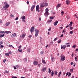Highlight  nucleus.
<instances>
[{"label":"nucleus","mask_w":78,"mask_h":78,"mask_svg":"<svg viewBox=\"0 0 78 78\" xmlns=\"http://www.w3.org/2000/svg\"><path fill=\"white\" fill-rule=\"evenodd\" d=\"M9 47H12V48H14V46L11 44L9 45Z\"/></svg>","instance_id":"nucleus-28"},{"label":"nucleus","mask_w":78,"mask_h":78,"mask_svg":"<svg viewBox=\"0 0 78 78\" xmlns=\"http://www.w3.org/2000/svg\"><path fill=\"white\" fill-rule=\"evenodd\" d=\"M10 16L12 17H14V16L12 14H11Z\"/></svg>","instance_id":"nucleus-39"},{"label":"nucleus","mask_w":78,"mask_h":78,"mask_svg":"<svg viewBox=\"0 0 78 78\" xmlns=\"http://www.w3.org/2000/svg\"><path fill=\"white\" fill-rule=\"evenodd\" d=\"M70 47V45H68L66 46L67 47Z\"/></svg>","instance_id":"nucleus-47"},{"label":"nucleus","mask_w":78,"mask_h":78,"mask_svg":"<svg viewBox=\"0 0 78 78\" xmlns=\"http://www.w3.org/2000/svg\"><path fill=\"white\" fill-rule=\"evenodd\" d=\"M54 74L55 75H57V74H58V72L56 71H55Z\"/></svg>","instance_id":"nucleus-25"},{"label":"nucleus","mask_w":78,"mask_h":78,"mask_svg":"<svg viewBox=\"0 0 78 78\" xmlns=\"http://www.w3.org/2000/svg\"><path fill=\"white\" fill-rule=\"evenodd\" d=\"M51 20H49L47 21L48 22H49V23L51 22Z\"/></svg>","instance_id":"nucleus-31"},{"label":"nucleus","mask_w":78,"mask_h":78,"mask_svg":"<svg viewBox=\"0 0 78 78\" xmlns=\"http://www.w3.org/2000/svg\"><path fill=\"white\" fill-rule=\"evenodd\" d=\"M35 8V5H33L31 8V11H33V9H34V8Z\"/></svg>","instance_id":"nucleus-7"},{"label":"nucleus","mask_w":78,"mask_h":78,"mask_svg":"<svg viewBox=\"0 0 78 78\" xmlns=\"http://www.w3.org/2000/svg\"><path fill=\"white\" fill-rule=\"evenodd\" d=\"M18 51H19V52H22V50L18 49Z\"/></svg>","instance_id":"nucleus-29"},{"label":"nucleus","mask_w":78,"mask_h":78,"mask_svg":"<svg viewBox=\"0 0 78 78\" xmlns=\"http://www.w3.org/2000/svg\"><path fill=\"white\" fill-rule=\"evenodd\" d=\"M41 17L39 18V21H41Z\"/></svg>","instance_id":"nucleus-50"},{"label":"nucleus","mask_w":78,"mask_h":78,"mask_svg":"<svg viewBox=\"0 0 78 78\" xmlns=\"http://www.w3.org/2000/svg\"><path fill=\"white\" fill-rule=\"evenodd\" d=\"M2 41H1L0 42V45H2Z\"/></svg>","instance_id":"nucleus-63"},{"label":"nucleus","mask_w":78,"mask_h":78,"mask_svg":"<svg viewBox=\"0 0 78 78\" xmlns=\"http://www.w3.org/2000/svg\"><path fill=\"white\" fill-rule=\"evenodd\" d=\"M4 4L5 5V6L6 8H9V5L8 3L6 2H5Z\"/></svg>","instance_id":"nucleus-6"},{"label":"nucleus","mask_w":78,"mask_h":78,"mask_svg":"<svg viewBox=\"0 0 78 78\" xmlns=\"http://www.w3.org/2000/svg\"><path fill=\"white\" fill-rule=\"evenodd\" d=\"M69 33L71 34H73V31H70Z\"/></svg>","instance_id":"nucleus-45"},{"label":"nucleus","mask_w":78,"mask_h":78,"mask_svg":"<svg viewBox=\"0 0 78 78\" xmlns=\"http://www.w3.org/2000/svg\"><path fill=\"white\" fill-rule=\"evenodd\" d=\"M54 75V72L52 71L51 72V76H53Z\"/></svg>","instance_id":"nucleus-18"},{"label":"nucleus","mask_w":78,"mask_h":78,"mask_svg":"<svg viewBox=\"0 0 78 78\" xmlns=\"http://www.w3.org/2000/svg\"><path fill=\"white\" fill-rule=\"evenodd\" d=\"M70 24H73V22H70Z\"/></svg>","instance_id":"nucleus-64"},{"label":"nucleus","mask_w":78,"mask_h":78,"mask_svg":"<svg viewBox=\"0 0 78 78\" xmlns=\"http://www.w3.org/2000/svg\"><path fill=\"white\" fill-rule=\"evenodd\" d=\"M60 60H61V61H64L65 60V56L63 55H61Z\"/></svg>","instance_id":"nucleus-1"},{"label":"nucleus","mask_w":78,"mask_h":78,"mask_svg":"<svg viewBox=\"0 0 78 78\" xmlns=\"http://www.w3.org/2000/svg\"><path fill=\"white\" fill-rule=\"evenodd\" d=\"M35 37H37V36H38V34H39V31L37 30V29H35Z\"/></svg>","instance_id":"nucleus-2"},{"label":"nucleus","mask_w":78,"mask_h":78,"mask_svg":"<svg viewBox=\"0 0 78 78\" xmlns=\"http://www.w3.org/2000/svg\"><path fill=\"white\" fill-rule=\"evenodd\" d=\"M0 33L4 34H5V33H6V32L4 31H0Z\"/></svg>","instance_id":"nucleus-21"},{"label":"nucleus","mask_w":78,"mask_h":78,"mask_svg":"<svg viewBox=\"0 0 78 78\" xmlns=\"http://www.w3.org/2000/svg\"><path fill=\"white\" fill-rule=\"evenodd\" d=\"M74 16L76 18H77V16H76V15H74Z\"/></svg>","instance_id":"nucleus-57"},{"label":"nucleus","mask_w":78,"mask_h":78,"mask_svg":"<svg viewBox=\"0 0 78 78\" xmlns=\"http://www.w3.org/2000/svg\"><path fill=\"white\" fill-rule=\"evenodd\" d=\"M13 34L14 36V37L16 36V33H15Z\"/></svg>","instance_id":"nucleus-49"},{"label":"nucleus","mask_w":78,"mask_h":78,"mask_svg":"<svg viewBox=\"0 0 78 78\" xmlns=\"http://www.w3.org/2000/svg\"><path fill=\"white\" fill-rule=\"evenodd\" d=\"M33 64L34 66H36L38 64V62L37 61H35L33 62Z\"/></svg>","instance_id":"nucleus-10"},{"label":"nucleus","mask_w":78,"mask_h":78,"mask_svg":"<svg viewBox=\"0 0 78 78\" xmlns=\"http://www.w3.org/2000/svg\"><path fill=\"white\" fill-rule=\"evenodd\" d=\"M66 45H61V49H63V50H65L66 49Z\"/></svg>","instance_id":"nucleus-4"},{"label":"nucleus","mask_w":78,"mask_h":78,"mask_svg":"<svg viewBox=\"0 0 78 78\" xmlns=\"http://www.w3.org/2000/svg\"><path fill=\"white\" fill-rule=\"evenodd\" d=\"M71 75V73H69V74L68 76V77H69V76H70Z\"/></svg>","instance_id":"nucleus-34"},{"label":"nucleus","mask_w":78,"mask_h":78,"mask_svg":"<svg viewBox=\"0 0 78 78\" xmlns=\"http://www.w3.org/2000/svg\"><path fill=\"white\" fill-rule=\"evenodd\" d=\"M54 19V18H53L52 17H50V19Z\"/></svg>","instance_id":"nucleus-52"},{"label":"nucleus","mask_w":78,"mask_h":78,"mask_svg":"<svg viewBox=\"0 0 78 78\" xmlns=\"http://www.w3.org/2000/svg\"><path fill=\"white\" fill-rule=\"evenodd\" d=\"M13 67L15 70H16V69H17V68H16V67L15 66H13Z\"/></svg>","instance_id":"nucleus-48"},{"label":"nucleus","mask_w":78,"mask_h":78,"mask_svg":"<svg viewBox=\"0 0 78 78\" xmlns=\"http://www.w3.org/2000/svg\"><path fill=\"white\" fill-rule=\"evenodd\" d=\"M73 55H74V54L73 53H72L71 56L72 57H73Z\"/></svg>","instance_id":"nucleus-55"},{"label":"nucleus","mask_w":78,"mask_h":78,"mask_svg":"<svg viewBox=\"0 0 78 78\" xmlns=\"http://www.w3.org/2000/svg\"><path fill=\"white\" fill-rule=\"evenodd\" d=\"M48 8H47L46 9H45V12H48Z\"/></svg>","instance_id":"nucleus-23"},{"label":"nucleus","mask_w":78,"mask_h":78,"mask_svg":"<svg viewBox=\"0 0 78 78\" xmlns=\"http://www.w3.org/2000/svg\"><path fill=\"white\" fill-rule=\"evenodd\" d=\"M51 30V27H50L49 29H48V31H50Z\"/></svg>","instance_id":"nucleus-33"},{"label":"nucleus","mask_w":78,"mask_h":78,"mask_svg":"<svg viewBox=\"0 0 78 78\" xmlns=\"http://www.w3.org/2000/svg\"><path fill=\"white\" fill-rule=\"evenodd\" d=\"M60 6H61V4H58L56 7V9H57V10H58V8H59Z\"/></svg>","instance_id":"nucleus-8"},{"label":"nucleus","mask_w":78,"mask_h":78,"mask_svg":"<svg viewBox=\"0 0 78 78\" xmlns=\"http://www.w3.org/2000/svg\"><path fill=\"white\" fill-rule=\"evenodd\" d=\"M70 72H73V69H70Z\"/></svg>","instance_id":"nucleus-32"},{"label":"nucleus","mask_w":78,"mask_h":78,"mask_svg":"<svg viewBox=\"0 0 78 78\" xmlns=\"http://www.w3.org/2000/svg\"><path fill=\"white\" fill-rule=\"evenodd\" d=\"M69 1L68 0H67L66 1V5H69Z\"/></svg>","instance_id":"nucleus-16"},{"label":"nucleus","mask_w":78,"mask_h":78,"mask_svg":"<svg viewBox=\"0 0 78 78\" xmlns=\"http://www.w3.org/2000/svg\"><path fill=\"white\" fill-rule=\"evenodd\" d=\"M12 78H17V76H16V77L12 76Z\"/></svg>","instance_id":"nucleus-59"},{"label":"nucleus","mask_w":78,"mask_h":78,"mask_svg":"<svg viewBox=\"0 0 78 78\" xmlns=\"http://www.w3.org/2000/svg\"><path fill=\"white\" fill-rule=\"evenodd\" d=\"M5 56H9V53H6L5 54Z\"/></svg>","instance_id":"nucleus-30"},{"label":"nucleus","mask_w":78,"mask_h":78,"mask_svg":"<svg viewBox=\"0 0 78 78\" xmlns=\"http://www.w3.org/2000/svg\"><path fill=\"white\" fill-rule=\"evenodd\" d=\"M42 62L44 63V64H46V62H45V61L44 60H42Z\"/></svg>","instance_id":"nucleus-17"},{"label":"nucleus","mask_w":78,"mask_h":78,"mask_svg":"<svg viewBox=\"0 0 78 78\" xmlns=\"http://www.w3.org/2000/svg\"><path fill=\"white\" fill-rule=\"evenodd\" d=\"M0 47H1V48H3V45H1L0 46Z\"/></svg>","instance_id":"nucleus-62"},{"label":"nucleus","mask_w":78,"mask_h":78,"mask_svg":"<svg viewBox=\"0 0 78 78\" xmlns=\"http://www.w3.org/2000/svg\"><path fill=\"white\" fill-rule=\"evenodd\" d=\"M11 37H14V35L12 34V35H11Z\"/></svg>","instance_id":"nucleus-44"},{"label":"nucleus","mask_w":78,"mask_h":78,"mask_svg":"<svg viewBox=\"0 0 78 78\" xmlns=\"http://www.w3.org/2000/svg\"><path fill=\"white\" fill-rule=\"evenodd\" d=\"M24 62H27V58H25L24 59Z\"/></svg>","instance_id":"nucleus-20"},{"label":"nucleus","mask_w":78,"mask_h":78,"mask_svg":"<svg viewBox=\"0 0 78 78\" xmlns=\"http://www.w3.org/2000/svg\"><path fill=\"white\" fill-rule=\"evenodd\" d=\"M9 23H5V25L6 26H9Z\"/></svg>","instance_id":"nucleus-27"},{"label":"nucleus","mask_w":78,"mask_h":78,"mask_svg":"<svg viewBox=\"0 0 78 78\" xmlns=\"http://www.w3.org/2000/svg\"><path fill=\"white\" fill-rule=\"evenodd\" d=\"M44 6H45L44 5H42V4H41L40 7H41V8H43V7H44Z\"/></svg>","instance_id":"nucleus-22"},{"label":"nucleus","mask_w":78,"mask_h":78,"mask_svg":"<svg viewBox=\"0 0 78 78\" xmlns=\"http://www.w3.org/2000/svg\"><path fill=\"white\" fill-rule=\"evenodd\" d=\"M48 70V73H51V69H50V68H49Z\"/></svg>","instance_id":"nucleus-26"},{"label":"nucleus","mask_w":78,"mask_h":78,"mask_svg":"<svg viewBox=\"0 0 78 78\" xmlns=\"http://www.w3.org/2000/svg\"><path fill=\"white\" fill-rule=\"evenodd\" d=\"M22 48V46L21 45H20V46H19L18 47V48H19V49H20Z\"/></svg>","instance_id":"nucleus-37"},{"label":"nucleus","mask_w":78,"mask_h":78,"mask_svg":"<svg viewBox=\"0 0 78 78\" xmlns=\"http://www.w3.org/2000/svg\"><path fill=\"white\" fill-rule=\"evenodd\" d=\"M34 27H32L30 29L31 33H33L34 32Z\"/></svg>","instance_id":"nucleus-5"},{"label":"nucleus","mask_w":78,"mask_h":78,"mask_svg":"<svg viewBox=\"0 0 78 78\" xmlns=\"http://www.w3.org/2000/svg\"><path fill=\"white\" fill-rule=\"evenodd\" d=\"M6 59H4L3 60V62H4V63H5L6 62Z\"/></svg>","instance_id":"nucleus-51"},{"label":"nucleus","mask_w":78,"mask_h":78,"mask_svg":"<svg viewBox=\"0 0 78 78\" xmlns=\"http://www.w3.org/2000/svg\"><path fill=\"white\" fill-rule=\"evenodd\" d=\"M12 33V32H10V31H5V33H6V34H9V33Z\"/></svg>","instance_id":"nucleus-19"},{"label":"nucleus","mask_w":78,"mask_h":78,"mask_svg":"<svg viewBox=\"0 0 78 78\" xmlns=\"http://www.w3.org/2000/svg\"><path fill=\"white\" fill-rule=\"evenodd\" d=\"M72 48H75L76 47V45H75L72 47Z\"/></svg>","instance_id":"nucleus-54"},{"label":"nucleus","mask_w":78,"mask_h":78,"mask_svg":"<svg viewBox=\"0 0 78 78\" xmlns=\"http://www.w3.org/2000/svg\"><path fill=\"white\" fill-rule=\"evenodd\" d=\"M4 36H5V34H0V37H4Z\"/></svg>","instance_id":"nucleus-14"},{"label":"nucleus","mask_w":78,"mask_h":78,"mask_svg":"<svg viewBox=\"0 0 78 78\" xmlns=\"http://www.w3.org/2000/svg\"><path fill=\"white\" fill-rule=\"evenodd\" d=\"M46 70V68H44L42 69L41 71H42V72H45Z\"/></svg>","instance_id":"nucleus-15"},{"label":"nucleus","mask_w":78,"mask_h":78,"mask_svg":"<svg viewBox=\"0 0 78 78\" xmlns=\"http://www.w3.org/2000/svg\"><path fill=\"white\" fill-rule=\"evenodd\" d=\"M21 19H22L23 20H25L26 19L25 16H22L21 17Z\"/></svg>","instance_id":"nucleus-13"},{"label":"nucleus","mask_w":78,"mask_h":78,"mask_svg":"<svg viewBox=\"0 0 78 78\" xmlns=\"http://www.w3.org/2000/svg\"><path fill=\"white\" fill-rule=\"evenodd\" d=\"M50 44H51V45H53V41H51L50 42Z\"/></svg>","instance_id":"nucleus-46"},{"label":"nucleus","mask_w":78,"mask_h":78,"mask_svg":"<svg viewBox=\"0 0 78 78\" xmlns=\"http://www.w3.org/2000/svg\"><path fill=\"white\" fill-rule=\"evenodd\" d=\"M26 35V34H24L22 35V36H20V37L22 39H23L25 37Z\"/></svg>","instance_id":"nucleus-9"},{"label":"nucleus","mask_w":78,"mask_h":78,"mask_svg":"<svg viewBox=\"0 0 78 78\" xmlns=\"http://www.w3.org/2000/svg\"><path fill=\"white\" fill-rule=\"evenodd\" d=\"M58 21H57L55 22L54 23V24L55 26H56V25H57V24H58Z\"/></svg>","instance_id":"nucleus-11"},{"label":"nucleus","mask_w":78,"mask_h":78,"mask_svg":"<svg viewBox=\"0 0 78 78\" xmlns=\"http://www.w3.org/2000/svg\"><path fill=\"white\" fill-rule=\"evenodd\" d=\"M61 42V40H59L57 41V42L58 43H60Z\"/></svg>","instance_id":"nucleus-38"},{"label":"nucleus","mask_w":78,"mask_h":78,"mask_svg":"<svg viewBox=\"0 0 78 78\" xmlns=\"http://www.w3.org/2000/svg\"><path fill=\"white\" fill-rule=\"evenodd\" d=\"M27 51L29 52H30V48H29L27 50Z\"/></svg>","instance_id":"nucleus-41"},{"label":"nucleus","mask_w":78,"mask_h":78,"mask_svg":"<svg viewBox=\"0 0 78 78\" xmlns=\"http://www.w3.org/2000/svg\"><path fill=\"white\" fill-rule=\"evenodd\" d=\"M19 19V18L16 17V18L15 19V20H17Z\"/></svg>","instance_id":"nucleus-42"},{"label":"nucleus","mask_w":78,"mask_h":78,"mask_svg":"<svg viewBox=\"0 0 78 78\" xmlns=\"http://www.w3.org/2000/svg\"><path fill=\"white\" fill-rule=\"evenodd\" d=\"M57 39H58V38H55L54 39V41H56V40H57Z\"/></svg>","instance_id":"nucleus-35"},{"label":"nucleus","mask_w":78,"mask_h":78,"mask_svg":"<svg viewBox=\"0 0 78 78\" xmlns=\"http://www.w3.org/2000/svg\"><path fill=\"white\" fill-rule=\"evenodd\" d=\"M70 29L71 30H72V29H73V27H70Z\"/></svg>","instance_id":"nucleus-43"},{"label":"nucleus","mask_w":78,"mask_h":78,"mask_svg":"<svg viewBox=\"0 0 78 78\" xmlns=\"http://www.w3.org/2000/svg\"><path fill=\"white\" fill-rule=\"evenodd\" d=\"M44 15L45 16H48V15H49V14L48 13V12H45V13L44 14Z\"/></svg>","instance_id":"nucleus-12"},{"label":"nucleus","mask_w":78,"mask_h":78,"mask_svg":"<svg viewBox=\"0 0 78 78\" xmlns=\"http://www.w3.org/2000/svg\"><path fill=\"white\" fill-rule=\"evenodd\" d=\"M61 13L62 14V15H63V14H64V12L63 11H62L61 12Z\"/></svg>","instance_id":"nucleus-40"},{"label":"nucleus","mask_w":78,"mask_h":78,"mask_svg":"<svg viewBox=\"0 0 78 78\" xmlns=\"http://www.w3.org/2000/svg\"><path fill=\"white\" fill-rule=\"evenodd\" d=\"M12 53V52H11V51H9V54L10 55H11Z\"/></svg>","instance_id":"nucleus-60"},{"label":"nucleus","mask_w":78,"mask_h":78,"mask_svg":"<svg viewBox=\"0 0 78 78\" xmlns=\"http://www.w3.org/2000/svg\"><path fill=\"white\" fill-rule=\"evenodd\" d=\"M68 26H69V27H70V26H72V24H69Z\"/></svg>","instance_id":"nucleus-58"},{"label":"nucleus","mask_w":78,"mask_h":78,"mask_svg":"<svg viewBox=\"0 0 78 78\" xmlns=\"http://www.w3.org/2000/svg\"><path fill=\"white\" fill-rule=\"evenodd\" d=\"M36 11H37L38 12H40V10H39V6L37 5L36 6Z\"/></svg>","instance_id":"nucleus-3"},{"label":"nucleus","mask_w":78,"mask_h":78,"mask_svg":"<svg viewBox=\"0 0 78 78\" xmlns=\"http://www.w3.org/2000/svg\"><path fill=\"white\" fill-rule=\"evenodd\" d=\"M41 55H42V54H44V52L41 51Z\"/></svg>","instance_id":"nucleus-53"},{"label":"nucleus","mask_w":78,"mask_h":78,"mask_svg":"<svg viewBox=\"0 0 78 78\" xmlns=\"http://www.w3.org/2000/svg\"><path fill=\"white\" fill-rule=\"evenodd\" d=\"M38 66L39 67H41V65H40V64H38Z\"/></svg>","instance_id":"nucleus-61"},{"label":"nucleus","mask_w":78,"mask_h":78,"mask_svg":"<svg viewBox=\"0 0 78 78\" xmlns=\"http://www.w3.org/2000/svg\"><path fill=\"white\" fill-rule=\"evenodd\" d=\"M51 59L52 61H53V59H54V58L53 57H52Z\"/></svg>","instance_id":"nucleus-56"},{"label":"nucleus","mask_w":78,"mask_h":78,"mask_svg":"<svg viewBox=\"0 0 78 78\" xmlns=\"http://www.w3.org/2000/svg\"><path fill=\"white\" fill-rule=\"evenodd\" d=\"M48 6V4L47 3H46L44 5L45 6Z\"/></svg>","instance_id":"nucleus-36"},{"label":"nucleus","mask_w":78,"mask_h":78,"mask_svg":"<svg viewBox=\"0 0 78 78\" xmlns=\"http://www.w3.org/2000/svg\"><path fill=\"white\" fill-rule=\"evenodd\" d=\"M77 58H78V56L77 55L75 57V60L76 61H78V60H77Z\"/></svg>","instance_id":"nucleus-24"}]
</instances>
